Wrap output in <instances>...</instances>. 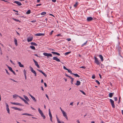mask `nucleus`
Masks as SVG:
<instances>
[{"label":"nucleus","instance_id":"nucleus-1","mask_svg":"<svg viewBox=\"0 0 123 123\" xmlns=\"http://www.w3.org/2000/svg\"><path fill=\"white\" fill-rule=\"evenodd\" d=\"M94 62L97 65H100V63L99 62L98 59L95 56L94 57Z\"/></svg>","mask_w":123,"mask_h":123},{"label":"nucleus","instance_id":"nucleus-2","mask_svg":"<svg viewBox=\"0 0 123 123\" xmlns=\"http://www.w3.org/2000/svg\"><path fill=\"white\" fill-rule=\"evenodd\" d=\"M43 54L45 56H47L48 58L49 56L52 57V54L50 53H43Z\"/></svg>","mask_w":123,"mask_h":123},{"label":"nucleus","instance_id":"nucleus-3","mask_svg":"<svg viewBox=\"0 0 123 123\" xmlns=\"http://www.w3.org/2000/svg\"><path fill=\"white\" fill-rule=\"evenodd\" d=\"M110 102L111 103V104L113 108H115V105H114V101L113 100L111 99H110Z\"/></svg>","mask_w":123,"mask_h":123},{"label":"nucleus","instance_id":"nucleus-4","mask_svg":"<svg viewBox=\"0 0 123 123\" xmlns=\"http://www.w3.org/2000/svg\"><path fill=\"white\" fill-rule=\"evenodd\" d=\"M63 115V116L66 118L67 120H68V119L66 113L64 111H63L62 112Z\"/></svg>","mask_w":123,"mask_h":123},{"label":"nucleus","instance_id":"nucleus-5","mask_svg":"<svg viewBox=\"0 0 123 123\" xmlns=\"http://www.w3.org/2000/svg\"><path fill=\"white\" fill-rule=\"evenodd\" d=\"M31 71L35 74V76H37V73L36 71L33 70L32 67H30Z\"/></svg>","mask_w":123,"mask_h":123},{"label":"nucleus","instance_id":"nucleus-6","mask_svg":"<svg viewBox=\"0 0 123 123\" xmlns=\"http://www.w3.org/2000/svg\"><path fill=\"white\" fill-rule=\"evenodd\" d=\"M18 97L20 98L21 100H22L25 103L27 104V105H29V104L27 102V101L25 99H24L23 98L21 97L20 96H18Z\"/></svg>","mask_w":123,"mask_h":123},{"label":"nucleus","instance_id":"nucleus-7","mask_svg":"<svg viewBox=\"0 0 123 123\" xmlns=\"http://www.w3.org/2000/svg\"><path fill=\"white\" fill-rule=\"evenodd\" d=\"M11 103L13 105H19L21 106H24V105L21 104L19 103H17L15 102H11Z\"/></svg>","mask_w":123,"mask_h":123},{"label":"nucleus","instance_id":"nucleus-8","mask_svg":"<svg viewBox=\"0 0 123 123\" xmlns=\"http://www.w3.org/2000/svg\"><path fill=\"white\" fill-rule=\"evenodd\" d=\"M7 67L9 68V70L11 72H12V73H13L14 75H16V74H15V72L13 71V70H12V68L9 66H7Z\"/></svg>","mask_w":123,"mask_h":123},{"label":"nucleus","instance_id":"nucleus-9","mask_svg":"<svg viewBox=\"0 0 123 123\" xmlns=\"http://www.w3.org/2000/svg\"><path fill=\"white\" fill-rule=\"evenodd\" d=\"M29 95L31 97L32 99L33 100V101L34 102H36L37 101L35 98L30 94L29 93Z\"/></svg>","mask_w":123,"mask_h":123},{"label":"nucleus","instance_id":"nucleus-10","mask_svg":"<svg viewBox=\"0 0 123 123\" xmlns=\"http://www.w3.org/2000/svg\"><path fill=\"white\" fill-rule=\"evenodd\" d=\"M53 59L54 60H55L57 62H60V60L59 59L55 56L54 57H53Z\"/></svg>","mask_w":123,"mask_h":123},{"label":"nucleus","instance_id":"nucleus-11","mask_svg":"<svg viewBox=\"0 0 123 123\" xmlns=\"http://www.w3.org/2000/svg\"><path fill=\"white\" fill-rule=\"evenodd\" d=\"M35 35L36 36H44L45 35V34L44 33H38L35 34Z\"/></svg>","mask_w":123,"mask_h":123},{"label":"nucleus","instance_id":"nucleus-12","mask_svg":"<svg viewBox=\"0 0 123 123\" xmlns=\"http://www.w3.org/2000/svg\"><path fill=\"white\" fill-rule=\"evenodd\" d=\"M37 70L38 71H39V72L41 73L42 74H43L45 77H47V75L44 73L41 70H40L38 69H37Z\"/></svg>","mask_w":123,"mask_h":123},{"label":"nucleus","instance_id":"nucleus-13","mask_svg":"<svg viewBox=\"0 0 123 123\" xmlns=\"http://www.w3.org/2000/svg\"><path fill=\"white\" fill-rule=\"evenodd\" d=\"M14 3L17 4L19 6H21L22 5L21 3L19 1H15L14 2Z\"/></svg>","mask_w":123,"mask_h":123},{"label":"nucleus","instance_id":"nucleus-14","mask_svg":"<svg viewBox=\"0 0 123 123\" xmlns=\"http://www.w3.org/2000/svg\"><path fill=\"white\" fill-rule=\"evenodd\" d=\"M93 18L91 17H88L87 18V20L88 21H91L93 19Z\"/></svg>","mask_w":123,"mask_h":123},{"label":"nucleus","instance_id":"nucleus-15","mask_svg":"<svg viewBox=\"0 0 123 123\" xmlns=\"http://www.w3.org/2000/svg\"><path fill=\"white\" fill-rule=\"evenodd\" d=\"M33 40V37H29L27 39V40L28 42H29Z\"/></svg>","mask_w":123,"mask_h":123},{"label":"nucleus","instance_id":"nucleus-16","mask_svg":"<svg viewBox=\"0 0 123 123\" xmlns=\"http://www.w3.org/2000/svg\"><path fill=\"white\" fill-rule=\"evenodd\" d=\"M99 57L101 59V61L103 62L104 61L103 58V56L101 55H99Z\"/></svg>","mask_w":123,"mask_h":123},{"label":"nucleus","instance_id":"nucleus-17","mask_svg":"<svg viewBox=\"0 0 123 123\" xmlns=\"http://www.w3.org/2000/svg\"><path fill=\"white\" fill-rule=\"evenodd\" d=\"M18 64L19 66L20 67H24V65H23L20 62L18 61Z\"/></svg>","mask_w":123,"mask_h":123},{"label":"nucleus","instance_id":"nucleus-18","mask_svg":"<svg viewBox=\"0 0 123 123\" xmlns=\"http://www.w3.org/2000/svg\"><path fill=\"white\" fill-rule=\"evenodd\" d=\"M23 97L24 98L26 99L27 101H30L29 99L28 98L27 96L25 95H24Z\"/></svg>","mask_w":123,"mask_h":123},{"label":"nucleus","instance_id":"nucleus-19","mask_svg":"<svg viewBox=\"0 0 123 123\" xmlns=\"http://www.w3.org/2000/svg\"><path fill=\"white\" fill-rule=\"evenodd\" d=\"M80 82L78 80H77L76 81V83L75 84V85H76L78 86L80 85Z\"/></svg>","mask_w":123,"mask_h":123},{"label":"nucleus","instance_id":"nucleus-20","mask_svg":"<svg viewBox=\"0 0 123 123\" xmlns=\"http://www.w3.org/2000/svg\"><path fill=\"white\" fill-rule=\"evenodd\" d=\"M22 115H26V116H32L33 115L30 114L28 113H24L22 114Z\"/></svg>","mask_w":123,"mask_h":123},{"label":"nucleus","instance_id":"nucleus-21","mask_svg":"<svg viewBox=\"0 0 123 123\" xmlns=\"http://www.w3.org/2000/svg\"><path fill=\"white\" fill-rule=\"evenodd\" d=\"M114 94V93H110L109 94V96L110 98H111L113 96V95Z\"/></svg>","mask_w":123,"mask_h":123},{"label":"nucleus","instance_id":"nucleus-22","mask_svg":"<svg viewBox=\"0 0 123 123\" xmlns=\"http://www.w3.org/2000/svg\"><path fill=\"white\" fill-rule=\"evenodd\" d=\"M56 117L57 120V121L58 123H62V122H61V121H60L59 119L58 118L57 115H56Z\"/></svg>","mask_w":123,"mask_h":123},{"label":"nucleus","instance_id":"nucleus-23","mask_svg":"<svg viewBox=\"0 0 123 123\" xmlns=\"http://www.w3.org/2000/svg\"><path fill=\"white\" fill-rule=\"evenodd\" d=\"M34 63L35 65L37 66V67L38 68H39L40 67L39 65L38 64L37 62H35Z\"/></svg>","mask_w":123,"mask_h":123},{"label":"nucleus","instance_id":"nucleus-24","mask_svg":"<svg viewBox=\"0 0 123 123\" xmlns=\"http://www.w3.org/2000/svg\"><path fill=\"white\" fill-rule=\"evenodd\" d=\"M121 48H119L118 49V52L119 55L121 57H122L121 55H120V53L121 52Z\"/></svg>","mask_w":123,"mask_h":123},{"label":"nucleus","instance_id":"nucleus-25","mask_svg":"<svg viewBox=\"0 0 123 123\" xmlns=\"http://www.w3.org/2000/svg\"><path fill=\"white\" fill-rule=\"evenodd\" d=\"M14 42L15 45L17 46L18 45V43H17V40L15 38H14Z\"/></svg>","mask_w":123,"mask_h":123},{"label":"nucleus","instance_id":"nucleus-26","mask_svg":"<svg viewBox=\"0 0 123 123\" xmlns=\"http://www.w3.org/2000/svg\"><path fill=\"white\" fill-rule=\"evenodd\" d=\"M38 110L39 113L40 114L43 113L42 111L39 108H38Z\"/></svg>","mask_w":123,"mask_h":123},{"label":"nucleus","instance_id":"nucleus-27","mask_svg":"<svg viewBox=\"0 0 123 123\" xmlns=\"http://www.w3.org/2000/svg\"><path fill=\"white\" fill-rule=\"evenodd\" d=\"M31 44L34 45L35 46H37V44L34 42H31Z\"/></svg>","mask_w":123,"mask_h":123},{"label":"nucleus","instance_id":"nucleus-28","mask_svg":"<svg viewBox=\"0 0 123 123\" xmlns=\"http://www.w3.org/2000/svg\"><path fill=\"white\" fill-rule=\"evenodd\" d=\"M41 116L43 117V119H45L46 118V117L45 115L43 114V113H42L41 114Z\"/></svg>","mask_w":123,"mask_h":123},{"label":"nucleus","instance_id":"nucleus-29","mask_svg":"<svg viewBox=\"0 0 123 123\" xmlns=\"http://www.w3.org/2000/svg\"><path fill=\"white\" fill-rule=\"evenodd\" d=\"M12 19H13L15 21H16V22H20V21L18 19H16L15 18H12Z\"/></svg>","mask_w":123,"mask_h":123},{"label":"nucleus","instance_id":"nucleus-30","mask_svg":"<svg viewBox=\"0 0 123 123\" xmlns=\"http://www.w3.org/2000/svg\"><path fill=\"white\" fill-rule=\"evenodd\" d=\"M30 48H31L32 49L34 50H35V47L33 46H30Z\"/></svg>","mask_w":123,"mask_h":123},{"label":"nucleus","instance_id":"nucleus-31","mask_svg":"<svg viewBox=\"0 0 123 123\" xmlns=\"http://www.w3.org/2000/svg\"><path fill=\"white\" fill-rule=\"evenodd\" d=\"M73 74L76 77H80V76H79L78 74H77L73 73Z\"/></svg>","mask_w":123,"mask_h":123},{"label":"nucleus","instance_id":"nucleus-32","mask_svg":"<svg viewBox=\"0 0 123 123\" xmlns=\"http://www.w3.org/2000/svg\"><path fill=\"white\" fill-rule=\"evenodd\" d=\"M31 11L30 10H29L26 12V13L27 14H29L31 13Z\"/></svg>","mask_w":123,"mask_h":123},{"label":"nucleus","instance_id":"nucleus-33","mask_svg":"<svg viewBox=\"0 0 123 123\" xmlns=\"http://www.w3.org/2000/svg\"><path fill=\"white\" fill-rule=\"evenodd\" d=\"M68 71V72L69 73H70L71 74H73V73H72V71L70 69H68V70H67Z\"/></svg>","mask_w":123,"mask_h":123},{"label":"nucleus","instance_id":"nucleus-34","mask_svg":"<svg viewBox=\"0 0 123 123\" xmlns=\"http://www.w3.org/2000/svg\"><path fill=\"white\" fill-rule=\"evenodd\" d=\"M50 117V121L52 122H53V121H52V115L51 116H49Z\"/></svg>","mask_w":123,"mask_h":123},{"label":"nucleus","instance_id":"nucleus-35","mask_svg":"<svg viewBox=\"0 0 123 123\" xmlns=\"http://www.w3.org/2000/svg\"><path fill=\"white\" fill-rule=\"evenodd\" d=\"M6 110L7 111L8 113L9 114H10V110L9 109V108H6Z\"/></svg>","mask_w":123,"mask_h":123},{"label":"nucleus","instance_id":"nucleus-36","mask_svg":"<svg viewBox=\"0 0 123 123\" xmlns=\"http://www.w3.org/2000/svg\"><path fill=\"white\" fill-rule=\"evenodd\" d=\"M87 42V41H86L85 43H84L83 44H82V45H81V47H83V46L86 45V44Z\"/></svg>","mask_w":123,"mask_h":123},{"label":"nucleus","instance_id":"nucleus-37","mask_svg":"<svg viewBox=\"0 0 123 123\" xmlns=\"http://www.w3.org/2000/svg\"><path fill=\"white\" fill-rule=\"evenodd\" d=\"M13 97L14 98H17L19 96H18V95H16V94H15L14 95H13Z\"/></svg>","mask_w":123,"mask_h":123},{"label":"nucleus","instance_id":"nucleus-38","mask_svg":"<svg viewBox=\"0 0 123 123\" xmlns=\"http://www.w3.org/2000/svg\"><path fill=\"white\" fill-rule=\"evenodd\" d=\"M80 92H81L84 95H86V94H85V93L82 90H80Z\"/></svg>","mask_w":123,"mask_h":123},{"label":"nucleus","instance_id":"nucleus-39","mask_svg":"<svg viewBox=\"0 0 123 123\" xmlns=\"http://www.w3.org/2000/svg\"><path fill=\"white\" fill-rule=\"evenodd\" d=\"M46 13L45 12H43L42 13H41V15H44L46 14Z\"/></svg>","mask_w":123,"mask_h":123},{"label":"nucleus","instance_id":"nucleus-40","mask_svg":"<svg viewBox=\"0 0 123 123\" xmlns=\"http://www.w3.org/2000/svg\"><path fill=\"white\" fill-rule=\"evenodd\" d=\"M71 52V51H69V52H66L65 53V55H68V54H70V53Z\"/></svg>","mask_w":123,"mask_h":123},{"label":"nucleus","instance_id":"nucleus-41","mask_svg":"<svg viewBox=\"0 0 123 123\" xmlns=\"http://www.w3.org/2000/svg\"><path fill=\"white\" fill-rule=\"evenodd\" d=\"M5 70L6 72V73L8 75H10V74L9 73V72H8V71L6 69H5Z\"/></svg>","mask_w":123,"mask_h":123},{"label":"nucleus","instance_id":"nucleus-42","mask_svg":"<svg viewBox=\"0 0 123 123\" xmlns=\"http://www.w3.org/2000/svg\"><path fill=\"white\" fill-rule=\"evenodd\" d=\"M78 2H77L74 5V6L75 7H76L78 5Z\"/></svg>","mask_w":123,"mask_h":123},{"label":"nucleus","instance_id":"nucleus-43","mask_svg":"<svg viewBox=\"0 0 123 123\" xmlns=\"http://www.w3.org/2000/svg\"><path fill=\"white\" fill-rule=\"evenodd\" d=\"M95 82L97 83L98 85H99L100 84V83L98 80H96L95 81Z\"/></svg>","mask_w":123,"mask_h":123},{"label":"nucleus","instance_id":"nucleus-44","mask_svg":"<svg viewBox=\"0 0 123 123\" xmlns=\"http://www.w3.org/2000/svg\"><path fill=\"white\" fill-rule=\"evenodd\" d=\"M12 109H14L15 110H17L18 109V108L16 107H12Z\"/></svg>","mask_w":123,"mask_h":123},{"label":"nucleus","instance_id":"nucleus-45","mask_svg":"<svg viewBox=\"0 0 123 123\" xmlns=\"http://www.w3.org/2000/svg\"><path fill=\"white\" fill-rule=\"evenodd\" d=\"M63 68L64 69H65L67 70H68V68H66V67L65 66H63Z\"/></svg>","mask_w":123,"mask_h":123},{"label":"nucleus","instance_id":"nucleus-46","mask_svg":"<svg viewBox=\"0 0 123 123\" xmlns=\"http://www.w3.org/2000/svg\"><path fill=\"white\" fill-rule=\"evenodd\" d=\"M80 80L81 81H82L83 83L85 82V80L84 79H82L81 80Z\"/></svg>","mask_w":123,"mask_h":123},{"label":"nucleus","instance_id":"nucleus-47","mask_svg":"<svg viewBox=\"0 0 123 123\" xmlns=\"http://www.w3.org/2000/svg\"><path fill=\"white\" fill-rule=\"evenodd\" d=\"M95 76L94 75H92V78L93 79H94L95 78Z\"/></svg>","mask_w":123,"mask_h":123},{"label":"nucleus","instance_id":"nucleus-48","mask_svg":"<svg viewBox=\"0 0 123 123\" xmlns=\"http://www.w3.org/2000/svg\"><path fill=\"white\" fill-rule=\"evenodd\" d=\"M10 79V80H12V81H13L14 82H17V81L14 80H13V79Z\"/></svg>","mask_w":123,"mask_h":123},{"label":"nucleus","instance_id":"nucleus-49","mask_svg":"<svg viewBox=\"0 0 123 123\" xmlns=\"http://www.w3.org/2000/svg\"><path fill=\"white\" fill-rule=\"evenodd\" d=\"M114 99L115 101H117V98L116 97H115L114 98Z\"/></svg>","mask_w":123,"mask_h":123},{"label":"nucleus","instance_id":"nucleus-50","mask_svg":"<svg viewBox=\"0 0 123 123\" xmlns=\"http://www.w3.org/2000/svg\"><path fill=\"white\" fill-rule=\"evenodd\" d=\"M67 40L68 41H69L71 40V39L70 38H67Z\"/></svg>","mask_w":123,"mask_h":123},{"label":"nucleus","instance_id":"nucleus-51","mask_svg":"<svg viewBox=\"0 0 123 123\" xmlns=\"http://www.w3.org/2000/svg\"><path fill=\"white\" fill-rule=\"evenodd\" d=\"M74 79L73 78V79H72L71 80V83L72 84H73V82L74 81Z\"/></svg>","mask_w":123,"mask_h":123},{"label":"nucleus","instance_id":"nucleus-52","mask_svg":"<svg viewBox=\"0 0 123 123\" xmlns=\"http://www.w3.org/2000/svg\"><path fill=\"white\" fill-rule=\"evenodd\" d=\"M6 108H9V106L8 104L7 103H6Z\"/></svg>","mask_w":123,"mask_h":123},{"label":"nucleus","instance_id":"nucleus-53","mask_svg":"<svg viewBox=\"0 0 123 123\" xmlns=\"http://www.w3.org/2000/svg\"><path fill=\"white\" fill-rule=\"evenodd\" d=\"M56 52H55L54 51H53L51 52V53L54 54H56Z\"/></svg>","mask_w":123,"mask_h":123},{"label":"nucleus","instance_id":"nucleus-54","mask_svg":"<svg viewBox=\"0 0 123 123\" xmlns=\"http://www.w3.org/2000/svg\"><path fill=\"white\" fill-rule=\"evenodd\" d=\"M68 77L70 79H71V80H72V79H73V78H72V77L70 76H69V77Z\"/></svg>","mask_w":123,"mask_h":123},{"label":"nucleus","instance_id":"nucleus-55","mask_svg":"<svg viewBox=\"0 0 123 123\" xmlns=\"http://www.w3.org/2000/svg\"><path fill=\"white\" fill-rule=\"evenodd\" d=\"M54 32L53 31H52L50 33V35H51Z\"/></svg>","mask_w":123,"mask_h":123},{"label":"nucleus","instance_id":"nucleus-56","mask_svg":"<svg viewBox=\"0 0 123 123\" xmlns=\"http://www.w3.org/2000/svg\"><path fill=\"white\" fill-rule=\"evenodd\" d=\"M49 116H51L52 115L50 111H49Z\"/></svg>","mask_w":123,"mask_h":123},{"label":"nucleus","instance_id":"nucleus-57","mask_svg":"<svg viewBox=\"0 0 123 123\" xmlns=\"http://www.w3.org/2000/svg\"><path fill=\"white\" fill-rule=\"evenodd\" d=\"M41 4H37V5L36 6H41Z\"/></svg>","mask_w":123,"mask_h":123},{"label":"nucleus","instance_id":"nucleus-58","mask_svg":"<svg viewBox=\"0 0 123 123\" xmlns=\"http://www.w3.org/2000/svg\"><path fill=\"white\" fill-rule=\"evenodd\" d=\"M44 85L45 87H46L47 86V85L44 82Z\"/></svg>","mask_w":123,"mask_h":123},{"label":"nucleus","instance_id":"nucleus-59","mask_svg":"<svg viewBox=\"0 0 123 123\" xmlns=\"http://www.w3.org/2000/svg\"><path fill=\"white\" fill-rule=\"evenodd\" d=\"M17 110L20 111H22V109H19L18 108Z\"/></svg>","mask_w":123,"mask_h":123},{"label":"nucleus","instance_id":"nucleus-60","mask_svg":"<svg viewBox=\"0 0 123 123\" xmlns=\"http://www.w3.org/2000/svg\"><path fill=\"white\" fill-rule=\"evenodd\" d=\"M80 68H82L84 69H85L86 68V67L85 66H82L80 67Z\"/></svg>","mask_w":123,"mask_h":123},{"label":"nucleus","instance_id":"nucleus-61","mask_svg":"<svg viewBox=\"0 0 123 123\" xmlns=\"http://www.w3.org/2000/svg\"><path fill=\"white\" fill-rule=\"evenodd\" d=\"M10 60V62L12 63L13 64H14V63H13V62L11 60Z\"/></svg>","mask_w":123,"mask_h":123},{"label":"nucleus","instance_id":"nucleus-62","mask_svg":"<svg viewBox=\"0 0 123 123\" xmlns=\"http://www.w3.org/2000/svg\"><path fill=\"white\" fill-rule=\"evenodd\" d=\"M56 55H60V54L59 53L57 52H56Z\"/></svg>","mask_w":123,"mask_h":123},{"label":"nucleus","instance_id":"nucleus-63","mask_svg":"<svg viewBox=\"0 0 123 123\" xmlns=\"http://www.w3.org/2000/svg\"><path fill=\"white\" fill-rule=\"evenodd\" d=\"M73 102H71V103L70 104V105H73Z\"/></svg>","mask_w":123,"mask_h":123},{"label":"nucleus","instance_id":"nucleus-64","mask_svg":"<svg viewBox=\"0 0 123 123\" xmlns=\"http://www.w3.org/2000/svg\"><path fill=\"white\" fill-rule=\"evenodd\" d=\"M16 33L19 35V36H20V34L17 31H16Z\"/></svg>","mask_w":123,"mask_h":123}]
</instances>
